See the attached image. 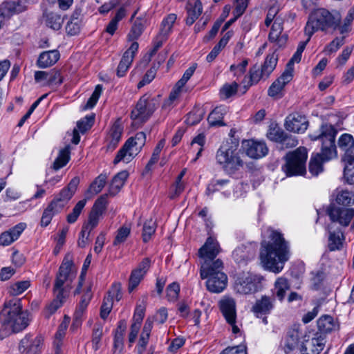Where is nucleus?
<instances>
[{
    "mask_svg": "<svg viewBox=\"0 0 354 354\" xmlns=\"http://www.w3.org/2000/svg\"><path fill=\"white\" fill-rule=\"evenodd\" d=\"M86 203V200L83 199L80 201L75 206L73 207V211L67 216V221L69 223H75L80 214H81L82 209H84L85 205Z\"/></svg>",
    "mask_w": 354,
    "mask_h": 354,
    "instance_id": "nucleus-51",
    "label": "nucleus"
},
{
    "mask_svg": "<svg viewBox=\"0 0 354 354\" xmlns=\"http://www.w3.org/2000/svg\"><path fill=\"white\" fill-rule=\"evenodd\" d=\"M238 84L233 82L230 84H225L220 89V97L223 100H226L235 95L238 89Z\"/></svg>",
    "mask_w": 354,
    "mask_h": 354,
    "instance_id": "nucleus-47",
    "label": "nucleus"
},
{
    "mask_svg": "<svg viewBox=\"0 0 354 354\" xmlns=\"http://www.w3.org/2000/svg\"><path fill=\"white\" fill-rule=\"evenodd\" d=\"M138 43L132 42L130 47L124 52L117 69L118 77H123L131 65L134 56L138 50Z\"/></svg>",
    "mask_w": 354,
    "mask_h": 354,
    "instance_id": "nucleus-23",
    "label": "nucleus"
},
{
    "mask_svg": "<svg viewBox=\"0 0 354 354\" xmlns=\"http://www.w3.org/2000/svg\"><path fill=\"white\" fill-rule=\"evenodd\" d=\"M156 231V224L155 222L150 219L147 221L143 225L142 230V239L144 242H147L151 239V236L154 234Z\"/></svg>",
    "mask_w": 354,
    "mask_h": 354,
    "instance_id": "nucleus-53",
    "label": "nucleus"
},
{
    "mask_svg": "<svg viewBox=\"0 0 354 354\" xmlns=\"http://www.w3.org/2000/svg\"><path fill=\"white\" fill-rule=\"evenodd\" d=\"M337 129L330 124L321 125L318 133L310 135L312 140H319L322 142L321 152L312 156L309 162V171L313 176H317L323 170L322 164L337 156L335 137Z\"/></svg>",
    "mask_w": 354,
    "mask_h": 354,
    "instance_id": "nucleus-2",
    "label": "nucleus"
},
{
    "mask_svg": "<svg viewBox=\"0 0 354 354\" xmlns=\"http://www.w3.org/2000/svg\"><path fill=\"white\" fill-rule=\"evenodd\" d=\"M151 266V260L149 258H145L138 266L136 268L132 270L129 281L128 290L132 292L140 283L145 275Z\"/></svg>",
    "mask_w": 354,
    "mask_h": 354,
    "instance_id": "nucleus-20",
    "label": "nucleus"
},
{
    "mask_svg": "<svg viewBox=\"0 0 354 354\" xmlns=\"http://www.w3.org/2000/svg\"><path fill=\"white\" fill-rule=\"evenodd\" d=\"M317 326L322 333H329L336 328L333 318L329 315H324L317 320Z\"/></svg>",
    "mask_w": 354,
    "mask_h": 354,
    "instance_id": "nucleus-43",
    "label": "nucleus"
},
{
    "mask_svg": "<svg viewBox=\"0 0 354 354\" xmlns=\"http://www.w3.org/2000/svg\"><path fill=\"white\" fill-rule=\"evenodd\" d=\"M268 231L269 240L261 242L260 259L266 270L277 274L282 271L284 263L289 259V245L279 232Z\"/></svg>",
    "mask_w": 354,
    "mask_h": 354,
    "instance_id": "nucleus-1",
    "label": "nucleus"
},
{
    "mask_svg": "<svg viewBox=\"0 0 354 354\" xmlns=\"http://www.w3.org/2000/svg\"><path fill=\"white\" fill-rule=\"evenodd\" d=\"M221 354H247V348L245 345L228 347L223 350Z\"/></svg>",
    "mask_w": 354,
    "mask_h": 354,
    "instance_id": "nucleus-64",
    "label": "nucleus"
},
{
    "mask_svg": "<svg viewBox=\"0 0 354 354\" xmlns=\"http://www.w3.org/2000/svg\"><path fill=\"white\" fill-rule=\"evenodd\" d=\"M26 227L25 223H19L0 235V245L6 246L16 241Z\"/></svg>",
    "mask_w": 354,
    "mask_h": 354,
    "instance_id": "nucleus-28",
    "label": "nucleus"
},
{
    "mask_svg": "<svg viewBox=\"0 0 354 354\" xmlns=\"http://www.w3.org/2000/svg\"><path fill=\"white\" fill-rule=\"evenodd\" d=\"M146 142V135L144 132H138L135 136L129 138L118 151L113 164L120 162H130L141 151Z\"/></svg>",
    "mask_w": 354,
    "mask_h": 354,
    "instance_id": "nucleus-9",
    "label": "nucleus"
},
{
    "mask_svg": "<svg viewBox=\"0 0 354 354\" xmlns=\"http://www.w3.org/2000/svg\"><path fill=\"white\" fill-rule=\"evenodd\" d=\"M60 212L61 211L57 209L55 203H50L47 207L44 210L41 218V225L42 227L48 226L50 223L53 217Z\"/></svg>",
    "mask_w": 354,
    "mask_h": 354,
    "instance_id": "nucleus-41",
    "label": "nucleus"
},
{
    "mask_svg": "<svg viewBox=\"0 0 354 354\" xmlns=\"http://www.w3.org/2000/svg\"><path fill=\"white\" fill-rule=\"evenodd\" d=\"M248 64V59H245L241 63L238 64H232L230 66V71L234 73V76L239 77L242 75L245 72L246 67Z\"/></svg>",
    "mask_w": 354,
    "mask_h": 354,
    "instance_id": "nucleus-61",
    "label": "nucleus"
},
{
    "mask_svg": "<svg viewBox=\"0 0 354 354\" xmlns=\"http://www.w3.org/2000/svg\"><path fill=\"white\" fill-rule=\"evenodd\" d=\"M102 91V86L100 84L95 86V88L91 95V96L88 100L84 109H92L97 103L101 93Z\"/></svg>",
    "mask_w": 354,
    "mask_h": 354,
    "instance_id": "nucleus-60",
    "label": "nucleus"
},
{
    "mask_svg": "<svg viewBox=\"0 0 354 354\" xmlns=\"http://www.w3.org/2000/svg\"><path fill=\"white\" fill-rule=\"evenodd\" d=\"M278 61V55L275 52L267 55L262 66V73L268 77L275 68Z\"/></svg>",
    "mask_w": 354,
    "mask_h": 354,
    "instance_id": "nucleus-42",
    "label": "nucleus"
},
{
    "mask_svg": "<svg viewBox=\"0 0 354 354\" xmlns=\"http://www.w3.org/2000/svg\"><path fill=\"white\" fill-rule=\"evenodd\" d=\"M108 194L100 196L95 202L88 216V223L83 225V227L91 232L98 224L99 221L104 211L106 210Z\"/></svg>",
    "mask_w": 354,
    "mask_h": 354,
    "instance_id": "nucleus-14",
    "label": "nucleus"
},
{
    "mask_svg": "<svg viewBox=\"0 0 354 354\" xmlns=\"http://www.w3.org/2000/svg\"><path fill=\"white\" fill-rule=\"evenodd\" d=\"M242 147L247 156L258 159L264 157L268 154V148L264 142L256 141L254 140H244L242 142Z\"/></svg>",
    "mask_w": 354,
    "mask_h": 354,
    "instance_id": "nucleus-17",
    "label": "nucleus"
},
{
    "mask_svg": "<svg viewBox=\"0 0 354 354\" xmlns=\"http://www.w3.org/2000/svg\"><path fill=\"white\" fill-rule=\"evenodd\" d=\"M79 183V177H74L50 203H55L57 209L62 211L75 193Z\"/></svg>",
    "mask_w": 354,
    "mask_h": 354,
    "instance_id": "nucleus-15",
    "label": "nucleus"
},
{
    "mask_svg": "<svg viewBox=\"0 0 354 354\" xmlns=\"http://www.w3.org/2000/svg\"><path fill=\"white\" fill-rule=\"evenodd\" d=\"M327 214L332 222L338 223L342 226H348L354 216L353 209H344L330 205Z\"/></svg>",
    "mask_w": 354,
    "mask_h": 354,
    "instance_id": "nucleus-16",
    "label": "nucleus"
},
{
    "mask_svg": "<svg viewBox=\"0 0 354 354\" xmlns=\"http://www.w3.org/2000/svg\"><path fill=\"white\" fill-rule=\"evenodd\" d=\"M176 20V15L175 14H169L165 18L163 19L159 33L161 34L162 36L168 37L170 34L174 24Z\"/></svg>",
    "mask_w": 354,
    "mask_h": 354,
    "instance_id": "nucleus-45",
    "label": "nucleus"
},
{
    "mask_svg": "<svg viewBox=\"0 0 354 354\" xmlns=\"http://www.w3.org/2000/svg\"><path fill=\"white\" fill-rule=\"evenodd\" d=\"M346 237L341 230L330 232L328 239V248L330 251L342 250L346 245Z\"/></svg>",
    "mask_w": 354,
    "mask_h": 354,
    "instance_id": "nucleus-30",
    "label": "nucleus"
},
{
    "mask_svg": "<svg viewBox=\"0 0 354 354\" xmlns=\"http://www.w3.org/2000/svg\"><path fill=\"white\" fill-rule=\"evenodd\" d=\"M70 322V318L65 316L63 322L59 326L58 330L55 333V339H63L65 335L66 331L67 330L68 324Z\"/></svg>",
    "mask_w": 354,
    "mask_h": 354,
    "instance_id": "nucleus-63",
    "label": "nucleus"
},
{
    "mask_svg": "<svg viewBox=\"0 0 354 354\" xmlns=\"http://www.w3.org/2000/svg\"><path fill=\"white\" fill-rule=\"evenodd\" d=\"M286 133L279 127H273L269 129L267 137L269 140L280 143Z\"/></svg>",
    "mask_w": 354,
    "mask_h": 354,
    "instance_id": "nucleus-58",
    "label": "nucleus"
},
{
    "mask_svg": "<svg viewBox=\"0 0 354 354\" xmlns=\"http://www.w3.org/2000/svg\"><path fill=\"white\" fill-rule=\"evenodd\" d=\"M263 277L257 274H243L236 279L234 288L241 294L254 293L259 289Z\"/></svg>",
    "mask_w": 354,
    "mask_h": 354,
    "instance_id": "nucleus-11",
    "label": "nucleus"
},
{
    "mask_svg": "<svg viewBox=\"0 0 354 354\" xmlns=\"http://www.w3.org/2000/svg\"><path fill=\"white\" fill-rule=\"evenodd\" d=\"M227 112V108L225 106H216L209 114L207 121L211 127L225 126L223 122V116Z\"/></svg>",
    "mask_w": 354,
    "mask_h": 354,
    "instance_id": "nucleus-34",
    "label": "nucleus"
},
{
    "mask_svg": "<svg viewBox=\"0 0 354 354\" xmlns=\"http://www.w3.org/2000/svg\"><path fill=\"white\" fill-rule=\"evenodd\" d=\"M70 159V151L68 147H65L59 151V155L53 163V169L58 170L64 167Z\"/></svg>",
    "mask_w": 354,
    "mask_h": 354,
    "instance_id": "nucleus-46",
    "label": "nucleus"
},
{
    "mask_svg": "<svg viewBox=\"0 0 354 354\" xmlns=\"http://www.w3.org/2000/svg\"><path fill=\"white\" fill-rule=\"evenodd\" d=\"M341 20L342 16L338 11L330 12L325 8H317L309 15L305 33L310 38L318 30L326 31L328 28L336 30Z\"/></svg>",
    "mask_w": 354,
    "mask_h": 354,
    "instance_id": "nucleus-4",
    "label": "nucleus"
},
{
    "mask_svg": "<svg viewBox=\"0 0 354 354\" xmlns=\"http://www.w3.org/2000/svg\"><path fill=\"white\" fill-rule=\"evenodd\" d=\"M217 162L230 174H234L243 167V161L240 156L239 143L224 142L220 147L216 156Z\"/></svg>",
    "mask_w": 354,
    "mask_h": 354,
    "instance_id": "nucleus-6",
    "label": "nucleus"
},
{
    "mask_svg": "<svg viewBox=\"0 0 354 354\" xmlns=\"http://www.w3.org/2000/svg\"><path fill=\"white\" fill-rule=\"evenodd\" d=\"M281 149H286L292 148L298 145V140L295 136H288L286 133L284 135L282 141L280 142Z\"/></svg>",
    "mask_w": 354,
    "mask_h": 354,
    "instance_id": "nucleus-62",
    "label": "nucleus"
},
{
    "mask_svg": "<svg viewBox=\"0 0 354 354\" xmlns=\"http://www.w3.org/2000/svg\"><path fill=\"white\" fill-rule=\"evenodd\" d=\"M43 17L48 27L55 30H58L62 28L64 19L60 15L53 12L46 11L43 15Z\"/></svg>",
    "mask_w": 354,
    "mask_h": 354,
    "instance_id": "nucleus-35",
    "label": "nucleus"
},
{
    "mask_svg": "<svg viewBox=\"0 0 354 354\" xmlns=\"http://www.w3.org/2000/svg\"><path fill=\"white\" fill-rule=\"evenodd\" d=\"M153 321L151 318H147L145 322L137 346L138 354H142L146 349L151 331L153 328Z\"/></svg>",
    "mask_w": 354,
    "mask_h": 354,
    "instance_id": "nucleus-33",
    "label": "nucleus"
},
{
    "mask_svg": "<svg viewBox=\"0 0 354 354\" xmlns=\"http://www.w3.org/2000/svg\"><path fill=\"white\" fill-rule=\"evenodd\" d=\"M290 285L288 281L285 277H279L274 282V288L272 290V294L282 301L286 295V291L289 290Z\"/></svg>",
    "mask_w": 354,
    "mask_h": 354,
    "instance_id": "nucleus-37",
    "label": "nucleus"
},
{
    "mask_svg": "<svg viewBox=\"0 0 354 354\" xmlns=\"http://www.w3.org/2000/svg\"><path fill=\"white\" fill-rule=\"evenodd\" d=\"M338 147L344 152L342 161L352 165L354 162V139L348 133L342 134L338 140Z\"/></svg>",
    "mask_w": 354,
    "mask_h": 354,
    "instance_id": "nucleus-21",
    "label": "nucleus"
},
{
    "mask_svg": "<svg viewBox=\"0 0 354 354\" xmlns=\"http://www.w3.org/2000/svg\"><path fill=\"white\" fill-rule=\"evenodd\" d=\"M308 158L306 148L299 147L288 152L284 157L286 163L282 166L287 176H302L306 172V163Z\"/></svg>",
    "mask_w": 354,
    "mask_h": 354,
    "instance_id": "nucleus-8",
    "label": "nucleus"
},
{
    "mask_svg": "<svg viewBox=\"0 0 354 354\" xmlns=\"http://www.w3.org/2000/svg\"><path fill=\"white\" fill-rule=\"evenodd\" d=\"M335 201L337 204L344 206L352 205L354 204V193L347 189H337Z\"/></svg>",
    "mask_w": 354,
    "mask_h": 354,
    "instance_id": "nucleus-39",
    "label": "nucleus"
},
{
    "mask_svg": "<svg viewBox=\"0 0 354 354\" xmlns=\"http://www.w3.org/2000/svg\"><path fill=\"white\" fill-rule=\"evenodd\" d=\"M94 120H95V115H86V117L82 118L81 120L78 121L77 123V127L78 131L82 133L86 132L88 129H89L92 127V125L94 122Z\"/></svg>",
    "mask_w": 354,
    "mask_h": 354,
    "instance_id": "nucleus-56",
    "label": "nucleus"
},
{
    "mask_svg": "<svg viewBox=\"0 0 354 354\" xmlns=\"http://www.w3.org/2000/svg\"><path fill=\"white\" fill-rule=\"evenodd\" d=\"M131 232V228L128 226H122L118 229L117 235L114 239L113 245H117L123 243L129 236Z\"/></svg>",
    "mask_w": 354,
    "mask_h": 354,
    "instance_id": "nucleus-59",
    "label": "nucleus"
},
{
    "mask_svg": "<svg viewBox=\"0 0 354 354\" xmlns=\"http://www.w3.org/2000/svg\"><path fill=\"white\" fill-rule=\"evenodd\" d=\"M204 115L205 111L203 109H196L188 113L186 118V122L188 125H195L202 120Z\"/></svg>",
    "mask_w": 354,
    "mask_h": 354,
    "instance_id": "nucleus-50",
    "label": "nucleus"
},
{
    "mask_svg": "<svg viewBox=\"0 0 354 354\" xmlns=\"http://www.w3.org/2000/svg\"><path fill=\"white\" fill-rule=\"evenodd\" d=\"M283 30L282 20L278 18L275 19L268 35V40L278 48L284 47L288 41V35L286 33H283Z\"/></svg>",
    "mask_w": 354,
    "mask_h": 354,
    "instance_id": "nucleus-18",
    "label": "nucleus"
},
{
    "mask_svg": "<svg viewBox=\"0 0 354 354\" xmlns=\"http://www.w3.org/2000/svg\"><path fill=\"white\" fill-rule=\"evenodd\" d=\"M48 73L49 75L48 78V82H45L44 84V85L54 87V86H58L62 83L63 78H62L59 71L53 70Z\"/></svg>",
    "mask_w": 354,
    "mask_h": 354,
    "instance_id": "nucleus-54",
    "label": "nucleus"
},
{
    "mask_svg": "<svg viewBox=\"0 0 354 354\" xmlns=\"http://www.w3.org/2000/svg\"><path fill=\"white\" fill-rule=\"evenodd\" d=\"M218 306L226 322L232 326V333H239V328L236 325V310L234 299L230 297H223L219 301Z\"/></svg>",
    "mask_w": 354,
    "mask_h": 354,
    "instance_id": "nucleus-12",
    "label": "nucleus"
},
{
    "mask_svg": "<svg viewBox=\"0 0 354 354\" xmlns=\"http://www.w3.org/2000/svg\"><path fill=\"white\" fill-rule=\"evenodd\" d=\"M129 176V173L127 170H123L118 173L112 180L110 185L109 192L111 195L115 194L124 185L126 180Z\"/></svg>",
    "mask_w": 354,
    "mask_h": 354,
    "instance_id": "nucleus-38",
    "label": "nucleus"
},
{
    "mask_svg": "<svg viewBox=\"0 0 354 354\" xmlns=\"http://www.w3.org/2000/svg\"><path fill=\"white\" fill-rule=\"evenodd\" d=\"M76 277V272L73 267L70 256L66 255L57 274L53 290L55 294L67 297L72 288V283Z\"/></svg>",
    "mask_w": 354,
    "mask_h": 354,
    "instance_id": "nucleus-7",
    "label": "nucleus"
},
{
    "mask_svg": "<svg viewBox=\"0 0 354 354\" xmlns=\"http://www.w3.org/2000/svg\"><path fill=\"white\" fill-rule=\"evenodd\" d=\"M167 297L169 301H175L178 299L180 292V285L177 282L170 283L166 289Z\"/></svg>",
    "mask_w": 354,
    "mask_h": 354,
    "instance_id": "nucleus-57",
    "label": "nucleus"
},
{
    "mask_svg": "<svg viewBox=\"0 0 354 354\" xmlns=\"http://www.w3.org/2000/svg\"><path fill=\"white\" fill-rule=\"evenodd\" d=\"M92 298V293H91V286L89 285L86 290L84 292L83 295L81 297V299L79 302V304L77 305L75 316V322H77V319H80L84 313L85 312L88 304L90 303V301Z\"/></svg>",
    "mask_w": 354,
    "mask_h": 354,
    "instance_id": "nucleus-36",
    "label": "nucleus"
},
{
    "mask_svg": "<svg viewBox=\"0 0 354 354\" xmlns=\"http://www.w3.org/2000/svg\"><path fill=\"white\" fill-rule=\"evenodd\" d=\"M30 313L23 310L21 299L12 297L6 299L0 312V322L13 333L24 330L30 324Z\"/></svg>",
    "mask_w": 354,
    "mask_h": 354,
    "instance_id": "nucleus-3",
    "label": "nucleus"
},
{
    "mask_svg": "<svg viewBox=\"0 0 354 354\" xmlns=\"http://www.w3.org/2000/svg\"><path fill=\"white\" fill-rule=\"evenodd\" d=\"M200 276L202 279H207V289L213 293L223 292L227 283V277L223 272V263L217 259L212 265L208 263H201Z\"/></svg>",
    "mask_w": 354,
    "mask_h": 354,
    "instance_id": "nucleus-5",
    "label": "nucleus"
},
{
    "mask_svg": "<svg viewBox=\"0 0 354 354\" xmlns=\"http://www.w3.org/2000/svg\"><path fill=\"white\" fill-rule=\"evenodd\" d=\"M107 176L106 174L99 175L90 185L88 192L95 195L100 193L106 185Z\"/></svg>",
    "mask_w": 354,
    "mask_h": 354,
    "instance_id": "nucleus-48",
    "label": "nucleus"
},
{
    "mask_svg": "<svg viewBox=\"0 0 354 354\" xmlns=\"http://www.w3.org/2000/svg\"><path fill=\"white\" fill-rule=\"evenodd\" d=\"M30 286V281H20L11 284L8 288V293L12 297L18 296L25 292Z\"/></svg>",
    "mask_w": 354,
    "mask_h": 354,
    "instance_id": "nucleus-44",
    "label": "nucleus"
},
{
    "mask_svg": "<svg viewBox=\"0 0 354 354\" xmlns=\"http://www.w3.org/2000/svg\"><path fill=\"white\" fill-rule=\"evenodd\" d=\"M144 28V21L140 19H136L127 35V40L129 41L137 42L136 40L138 39L142 34Z\"/></svg>",
    "mask_w": 354,
    "mask_h": 354,
    "instance_id": "nucleus-40",
    "label": "nucleus"
},
{
    "mask_svg": "<svg viewBox=\"0 0 354 354\" xmlns=\"http://www.w3.org/2000/svg\"><path fill=\"white\" fill-rule=\"evenodd\" d=\"M308 127V121L304 115L294 113L287 116L285 122L286 130L297 133L306 131Z\"/></svg>",
    "mask_w": 354,
    "mask_h": 354,
    "instance_id": "nucleus-19",
    "label": "nucleus"
},
{
    "mask_svg": "<svg viewBox=\"0 0 354 354\" xmlns=\"http://www.w3.org/2000/svg\"><path fill=\"white\" fill-rule=\"evenodd\" d=\"M187 17L186 24L192 25L203 12L202 3L200 0H189L186 6Z\"/></svg>",
    "mask_w": 354,
    "mask_h": 354,
    "instance_id": "nucleus-29",
    "label": "nucleus"
},
{
    "mask_svg": "<svg viewBox=\"0 0 354 354\" xmlns=\"http://www.w3.org/2000/svg\"><path fill=\"white\" fill-rule=\"evenodd\" d=\"M221 249L218 241L213 237L207 239L204 245L199 249L198 255L203 260L201 263H208L212 266L216 259V256L221 252Z\"/></svg>",
    "mask_w": 354,
    "mask_h": 354,
    "instance_id": "nucleus-13",
    "label": "nucleus"
},
{
    "mask_svg": "<svg viewBox=\"0 0 354 354\" xmlns=\"http://www.w3.org/2000/svg\"><path fill=\"white\" fill-rule=\"evenodd\" d=\"M122 131L123 127L120 122L116 121L111 127L106 139L107 151H113L116 148L121 140Z\"/></svg>",
    "mask_w": 354,
    "mask_h": 354,
    "instance_id": "nucleus-27",
    "label": "nucleus"
},
{
    "mask_svg": "<svg viewBox=\"0 0 354 354\" xmlns=\"http://www.w3.org/2000/svg\"><path fill=\"white\" fill-rule=\"evenodd\" d=\"M292 78V71L289 69H286L283 74L271 84L268 91V95L272 97H281L283 88L286 84L291 81Z\"/></svg>",
    "mask_w": 354,
    "mask_h": 354,
    "instance_id": "nucleus-24",
    "label": "nucleus"
},
{
    "mask_svg": "<svg viewBox=\"0 0 354 354\" xmlns=\"http://www.w3.org/2000/svg\"><path fill=\"white\" fill-rule=\"evenodd\" d=\"M274 299L269 296H262L253 305L252 310L257 317L270 314L274 306Z\"/></svg>",
    "mask_w": 354,
    "mask_h": 354,
    "instance_id": "nucleus-26",
    "label": "nucleus"
},
{
    "mask_svg": "<svg viewBox=\"0 0 354 354\" xmlns=\"http://www.w3.org/2000/svg\"><path fill=\"white\" fill-rule=\"evenodd\" d=\"M155 101L145 95L140 98L135 108L131 113V118L134 124L145 122L156 110Z\"/></svg>",
    "mask_w": 354,
    "mask_h": 354,
    "instance_id": "nucleus-10",
    "label": "nucleus"
},
{
    "mask_svg": "<svg viewBox=\"0 0 354 354\" xmlns=\"http://www.w3.org/2000/svg\"><path fill=\"white\" fill-rule=\"evenodd\" d=\"M299 338V332L297 330L288 331L286 336L281 340L280 348L286 354H289L295 348Z\"/></svg>",
    "mask_w": 354,
    "mask_h": 354,
    "instance_id": "nucleus-31",
    "label": "nucleus"
},
{
    "mask_svg": "<svg viewBox=\"0 0 354 354\" xmlns=\"http://www.w3.org/2000/svg\"><path fill=\"white\" fill-rule=\"evenodd\" d=\"M345 43V36L337 37L333 39L324 48V52L326 55H330L337 52Z\"/></svg>",
    "mask_w": 354,
    "mask_h": 354,
    "instance_id": "nucleus-49",
    "label": "nucleus"
},
{
    "mask_svg": "<svg viewBox=\"0 0 354 354\" xmlns=\"http://www.w3.org/2000/svg\"><path fill=\"white\" fill-rule=\"evenodd\" d=\"M55 295V299L47 306L46 311L48 313V317L53 315L58 308H59L64 302L66 297Z\"/></svg>",
    "mask_w": 354,
    "mask_h": 354,
    "instance_id": "nucleus-55",
    "label": "nucleus"
},
{
    "mask_svg": "<svg viewBox=\"0 0 354 354\" xmlns=\"http://www.w3.org/2000/svg\"><path fill=\"white\" fill-rule=\"evenodd\" d=\"M44 339L38 335L32 338V335H26L20 342L19 350L28 354H39L42 348Z\"/></svg>",
    "mask_w": 354,
    "mask_h": 354,
    "instance_id": "nucleus-22",
    "label": "nucleus"
},
{
    "mask_svg": "<svg viewBox=\"0 0 354 354\" xmlns=\"http://www.w3.org/2000/svg\"><path fill=\"white\" fill-rule=\"evenodd\" d=\"M230 184V182L228 179H213L207 188V192L208 194L213 193L225 188Z\"/></svg>",
    "mask_w": 354,
    "mask_h": 354,
    "instance_id": "nucleus-52",
    "label": "nucleus"
},
{
    "mask_svg": "<svg viewBox=\"0 0 354 354\" xmlns=\"http://www.w3.org/2000/svg\"><path fill=\"white\" fill-rule=\"evenodd\" d=\"M325 346L324 339L321 336L305 339L301 346V354H319Z\"/></svg>",
    "mask_w": 354,
    "mask_h": 354,
    "instance_id": "nucleus-25",
    "label": "nucleus"
},
{
    "mask_svg": "<svg viewBox=\"0 0 354 354\" xmlns=\"http://www.w3.org/2000/svg\"><path fill=\"white\" fill-rule=\"evenodd\" d=\"M59 59V53L58 50L44 51L39 55L37 64L39 68H46L55 64Z\"/></svg>",
    "mask_w": 354,
    "mask_h": 354,
    "instance_id": "nucleus-32",
    "label": "nucleus"
}]
</instances>
